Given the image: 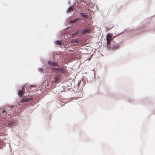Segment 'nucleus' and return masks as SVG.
Instances as JSON below:
<instances>
[{"instance_id":"nucleus-1","label":"nucleus","mask_w":155,"mask_h":155,"mask_svg":"<svg viewBox=\"0 0 155 155\" xmlns=\"http://www.w3.org/2000/svg\"><path fill=\"white\" fill-rule=\"evenodd\" d=\"M112 35L111 34H107V45H110V43L111 40H112Z\"/></svg>"},{"instance_id":"nucleus-2","label":"nucleus","mask_w":155,"mask_h":155,"mask_svg":"<svg viewBox=\"0 0 155 155\" xmlns=\"http://www.w3.org/2000/svg\"><path fill=\"white\" fill-rule=\"evenodd\" d=\"M52 69L55 71L61 73H64L65 71V69L63 68H52Z\"/></svg>"},{"instance_id":"nucleus-3","label":"nucleus","mask_w":155,"mask_h":155,"mask_svg":"<svg viewBox=\"0 0 155 155\" xmlns=\"http://www.w3.org/2000/svg\"><path fill=\"white\" fill-rule=\"evenodd\" d=\"M91 30L90 29L86 28L82 30V33L83 34H88L90 33Z\"/></svg>"},{"instance_id":"nucleus-4","label":"nucleus","mask_w":155,"mask_h":155,"mask_svg":"<svg viewBox=\"0 0 155 155\" xmlns=\"http://www.w3.org/2000/svg\"><path fill=\"white\" fill-rule=\"evenodd\" d=\"M33 99V98L32 97L23 98L21 100V102L22 103H23L24 102L29 101L31 100H32Z\"/></svg>"},{"instance_id":"nucleus-5","label":"nucleus","mask_w":155,"mask_h":155,"mask_svg":"<svg viewBox=\"0 0 155 155\" xmlns=\"http://www.w3.org/2000/svg\"><path fill=\"white\" fill-rule=\"evenodd\" d=\"M59 80V77L58 76H56L53 78L52 80L53 82H55L56 83H58Z\"/></svg>"},{"instance_id":"nucleus-6","label":"nucleus","mask_w":155,"mask_h":155,"mask_svg":"<svg viewBox=\"0 0 155 155\" xmlns=\"http://www.w3.org/2000/svg\"><path fill=\"white\" fill-rule=\"evenodd\" d=\"M48 64L51 65L53 66H58V63L51 61H49Z\"/></svg>"},{"instance_id":"nucleus-7","label":"nucleus","mask_w":155,"mask_h":155,"mask_svg":"<svg viewBox=\"0 0 155 155\" xmlns=\"http://www.w3.org/2000/svg\"><path fill=\"white\" fill-rule=\"evenodd\" d=\"M119 45L118 44H116L113 46L111 49L112 50H116L119 48Z\"/></svg>"},{"instance_id":"nucleus-8","label":"nucleus","mask_w":155,"mask_h":155,"mask_svg":"<svg viewBox=\"0 0 155 155\" xmlns=\"http://www.w3.org/2000/svg\"><path fill=\"white\" fill-rule=\"evenodd\" d=\"M15 123L14 122H9L7 123V125L11 127L15 126Z\"/></svg>"},{"instance_id":"nucleus-9","label":"nucleus","mask_w":155,"mask_h":155,"mask_svg":"<svg viewBox=\"0 0 155 155\" xmlns=\"http://www.w3.org/2000/svg\"><path fill=\"white\" fill-rule=\"evenodd\" d=\"M18 94L19 96L22 97L24 94L23 91L22 90L19 91L18 92Z\"/></svg>"},{"instance_id":"nucleus-10","label":"nucleus","mask_w":155,"mask_h":155,"mask_svg":"<svg viewBox=\"0 0 155 155\" xmlns=\"http://www.w3.org/2000/svg\"><path fill=\"white\" fill-rule=\"evenodd\" d=\"M79 33V31H75V32L72 33V35L73 37H75Z\"/></svg>"},{"instance_id":"nucleus-11","label":"nucleus","mask_w":155,"mask_h":155,"mask_svg":"<svg viewBox=\"0 0 155 155\" xmlns=\"http://www.w3.org/2000/svg\"><path fill=\"white\" fill-rule=\"evenodd\" d=\"M73 8L72 6H71L70 7L68 10V12H71L73 11Z\"/></svg>"},{"instance_id":"nucleus-12","label":"nucleus","mask_w":155,"mask_h":155,"mask_svg":"<svg viewBox=\"0 0 155 155\" xmlns=\"http://www.w3.org/2000/svg\"><path fill=\"white\" fill-rule=\"evenodd\" d=\"M82 16L84 18H88L87 15L86 13H82L81 14Z\"/></svg>"},{"instance_id":"nucleus-13","label":"nucleus","mask_w":155,"mask_h":155,"mask_svg":"<svg viewBox=\"0 0 155 155\" xmlns=\"http://www.w3.org/2000/svg\"><path fill=\"white\" fill-rule=\"evenodd\" d=\"M56 44L57 45H61V42L60 41H57L55 42Z\"/></svg>"},{"instance_id":"nucleus-14","label":"nucleus","mask_w":155,"mask_h":155,"mask_svg":"<svg viewBox=\"0 0 155 155\" xmlns=\"http://www.w3.org/2000/svg\"><path fill=\"white\" fill-rule=\"evenodd\" d=\"M78 42V40L77 39H74L72 40V43H76Z\"/></svg>"},{"instance_id":"nucleus-15","label":"nucleus","mask_w":155,"mask_h":155,"mask_svg":"<svg viewBox=\"0 0 155 155\" xmlns=\"http://www.w3.org/2000/svg\"><path fill=\"white\" fill-rule=\"evenodd\" d=\"M38 71L40 72L43 73L44 72V70L43 68H40L38 69Z\"/></svg>"},{"instance_id":"nucleus-16","label":"nucleus","mask_w":155,"mask_h":155,"mask_svg":"<svg viewBox=\"0 0 155 155\" xmlns=\"http://www.w3.org/2000/svg\"><path fill=\"white\" fill-rule=\"evenodd\" d=\"M78 21V20L77 19H75L74 20H73L72 21L73 22V23H74V22H76V21Z\"/></svg>"},{"instance_id":"nucleus-17","label":"nucleus","mask_w":155,"mask_h":155,"mask_svg":"<svg viewBox=\"0 0 155 155\" xmlns=\"http://www.w3.org/2000/svg\"><path fill=\"white\" fill-rule=\"evenodd\" d=\"M5 112L6 113V111L5 110H3V111H2V113H4Z\"/></svg>"},{"instance_id":"nucleus-18","label":"nucleus","mask_w":155,"mask_h":155,"mask_svg":"<svg viewBox=\"0 0 155 155\" xmlns=\"http://www.w3.org/2000/svg\"><path fill=\"white\" fill-rule=\"evenodd\" d=\"M35 87L33 85H31L30 86V88H31L32 87Z\"/></svg>"},{"instance_id":"nucleus-19","label":"nucleus","mask_w":155,"mask_h":155,"mask_svg":"<svg viewBox=\"0 0 155 155\" xmlns=\"http://www.w3.org/2000/svg\"><path fill=\"white\" fill-rule=\"evenodd\" d=\"M11 109H12V106H10V108H11Z\"/></svg>"}]
</instances>
